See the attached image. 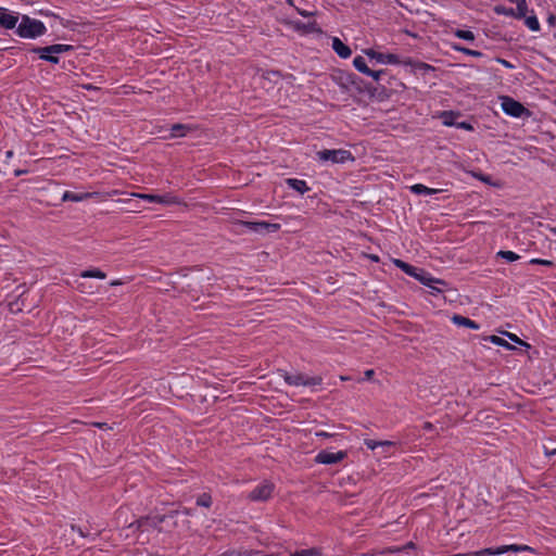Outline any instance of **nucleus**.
I'll return each instance as SVG.
<instances>
[{"label":"nucleus","mask_w":556,"mask_h":556,"mask_svg":"<svg viewBox=\"0 0 556 556\" xmlns=\"http://www.w3.org/2000/svg\"><path fill=\"white\" fill-rule=\"evenodd\" d=\"M46 30L47 28L41 21L30 18L28 15H23L16 33L22 38H36L42 36Z\"/></svg>","instance_id":"1"},{"label":"nucleus","mask_w":556,"mask_h":556,"mask_svg":"<svg viewBox=\"0 0 556 556\" xmlns=\"http://www.w3.org/2000/svg\"><path fill=\"white\" fill-rule=\"evenodd\" d=\"M507 552H530L534 553V548H532L529 545H518V544H510V545H503L496 548H483L477 552L466 553L462 556H495V555H502Z\"/></svg>","instance_id":"2"},{"label":"nucleus","mask_w":556,"mask_h":556,"mask_svg":"<svg viewBox=\"0 0 556 556\" xmlns=\"http://www.w3.org/2000/svg\"><path fill=\"white\" fill-rule=\"evenodd\" d=\"M280 372H281V377L283 378V380L290 386L312 387V386H319L323 382V378L320 376L308 377L304 374L291 375L285 370H280Z\"/></svg>","instance_id":"3"},{"label":"nucleus","mask_w":556,"mask_h":556,"mask_svg":"<svg viewBox=\"0 0 556 556\" xmlns=\"http://www.w3.org/2000/svg\"><path fill=\"white\" fill-rule=\"evenodd\" d=\"M501 99H502V103H501L502 110L507 115L513 116V117H522V116L530 117L531 116V112L520 102L514 100L513 98H510L508 96L502 97Z\"/></svg>","instance_id":"4"},{"label":"nucleus","mask_w":556,"mask_h":556,"mask_svg":"<svg viewBox=\"0 0 556 556\" xmlns=\"http://www.w3.org/2000/svg\"><path fill=\"white\" fill-rule=\"evenodd\" d=\"M72 49H73V47L70 45L56 43V45H52V46H48V47H43V48H35V49H33V52L39 54L40 59L46 60L50 63L56 64L59 62V58L53 54L63 53V52L72 50Z\"/></svg>","instance_id":"5"},{"label":"nucleus","mask_w":556,"mask_h":556,"mask_svg":"<svg viewBox=\"0 0 556 556\" xmlns=\"http://www.w3.org/2000/svg\"><path fill=\"white\" fill-rule=\"evenodd\" d=\"M317 156L320 161L332 162L334 164L345 163L346 161H354L352 153L349 150H321L317 152Z\"/></svg>","instance_id":"6"},{"label":"nucleus","mask_w":556,"mask_h":556,"mask_svg":"<svg viewBox=\"0 0 556 556\" xmlns=\"http://www.w3.org/2000/svg\"><path fill=\"white\" fill-rule=\"evenodd\" d=\"M236 225L245 227L250 231L255 232V233H261V235L276 232L280 229L279 224H273V223H268L265 220H261V222L239 220L236 223Z\"/></svg>","instance_id":"7"},{"label":"nucleus","mask_w":556,"mask_h":556,"mask_svg":"<svg viewBox=\"0 0 556 556\" xmlns=\"http://www.w3.org/2000/svg\"><path fill=\"white\" fill-rule=\"evenodd\" d=\"M275 485L269 481H264L256 485L248 495V498L252 502H264L270 498L274 492Z\"/></svg>","instance_id":"8"},{"label":"nucleus","mask_w":556,"mask_h":556,"mask_svg":"<svg viewBox=\"0 0 556 556\" xmlns=\"http://www.w3.org/2000/svg\"><path fill=\"white\" fill-rule=\"evenodd\" d=\"M134 197L142 199L148 202H155L161 204H179L180 200L177 197H174L169 193L160 195V194H151V193H132Z\"/></svg>","instance_id":"9"},{"label":"nucleus","mask_w":556,"mask_h":556,"mask_svg":"<svg viewBox=\"0 0 556 556\" xmlns=\"http://www.w3.org/2000/svg\"><path fill=\"white\" fill-rule=\"evenodd\" d=\"M346 457V452L339 451V452H328V451H321L317 454L315 457V462L318 464H325V465H331L337 464L341 460H343Z\"/></svg>","instance_id":"10"},{"label":"nucleus","mask_w":556,"mask_h":556,"mask_svg":"<svg viewBox=\"0 0 556 556\" xmlns=\"http://www.w3.org/2000/svg\"><path fill=\"white\" fill-rule=\"evenodd\" d=\"M418 275H419V277H417V280H419L422 285L431 288L432 290H434L437 292H442V288H439L435 285L446 287L445 281H443L441 279L433 278L429 273H427L424 269L421 270V273H418Z\"/></svg>","instance_id":"11"},{"label":"nucleus","mask_w":556,"mask_h":556,"mask_svg":"<svg viewBox=\"0 0 556 556\" xmlns=\"http://www.w3.org/2000/svg\"><path fill=\"white\" fill-rule=\"evenodd\" d=\"M365 53L370 59H374L379 63H388V64H399L400 63V59L396 54H392V53L384 54V53L376 52L372 49L366 50Z\"/></svg>","instance_id":"12"},{"label":"nucleus","mask_w":556,"mask_h":556,"mask_svg":"<svg viewBox=\"0 0 556 556\" xmlns=\"http://www.w3.org/2000/svg\"><path fill=\"white\" fill-rule=\"evenodd\" d=\"M17 15L8 13L4 9L0 10V26L5 29H13L17 24Z\"/></svg>","instance_id":"13"},{"label":"nucleus","mask_w":556,"mask_h":556,"mask_svg":"<svg viewBox=\"0 0 556 556\" xmlns=\"http://www.w3.org/2000/svg\"><path fill=\"white\" fill-rule=\"evenodd\" d=\"M97 194H98L97 192L74 193L72 191H65L63 193L62 200L63 201L80 202V201H84L87 199H91Z\"/></svg>","instance_id":"14"},{"label":"nucleus","mask_w":556,"mask_h":556,"mask_svg":"<svg viewBox=\"0 0 556 556\" xmlns=\"http://www.w3.org/2000/svg\"><path fill=\"white\" fill-rule=\"evenodd\" d=\"M332 49L343 59H346L352 54V50L337 37L332 39Z\"/></svg>","instance_id":"15"},{"label":"nucleus","mask_w":556,"mask_h":556,"mask_svg":"<svg viewBox=\"0 0 556 556\" xmlns=\"http://www.w3.org/2000/svg\"><path fill=\"white\" fill-rule=\"evenodd\" d=\"M286 184L293 190L300 192L301 194H303L309 190V187L307 186L306 181L301 180V179L288 178V179H286Z\"/></svg>","instance_id":"16"},{"label":"nucleus","mask_w":556,"mask_h":556,"mask_svg":"<svg viewBox=\"0 0 556 556\" xmlns=\"http://www.w3.org/2000/svg\"><path fill=\"white\" fill-rule=\"evenodd\" d=\"M452 321L455 325L462 326V327H468V328L476 329V330H478L480 328V326L476 321H473L467 317H464L462 315H454L452 317Z\"/></svg>","instance_id":"17"},{"label":"nucleus","mask_w":556,"mask_h":556,"mask_svg":"<svg viewBox=\"0 0 556 556\" xmlns=\"http://www.w3.org/2000/svg\"><path fill=\"white\" fill-rule=\"evenodd\" d=\"M410 190L415 194H428V195L435 194L441 191L440 189H432V188H429L421 184L413 185L410 187Z\"/></svg>","instance_id":"18"},{"label":"nucleus","mask_w":556,"mask_h":556,"mask_svg":"<svg viewBox=\"0 0 556 556\" xmlns=\"http://www.w3.org/2000/svg\"><path fill=\"white\" fill-rule=\"evenodd\" d=\"M165 520V516H155V517H146L138 520V527H143L146 525L152 527H159Z\"/></svg>","instance_id":"19"},{"label":"nucleus","mask_w":556,"mask_h":556,"mask_svg":"<svg viewBox=\"0 0 556 556\" xmlns=\"http://www.w3.org/2000/svg\"><path fill=\"white\" fill-rule=\"evenodd\" d=\"M365 445L369 448V450H376L377 447H390V446H394L395 445V442L393 441H376V440H372V439H366L364 441Z\"/></svg>","instance_id":"20"},{"label":"nucleus","mask_w":556,"mask_h":556,"mask_svg":"<svg viewBox=\"0 0 556 556\" xmlns=\"http://www.w3.org/2000/svg\"><path fill=\"white\" fill-rule=\"evenodd\" d=\"M191 128L184 124H174L170 128V138L184 137Z\"/></svg>","instance_id":"21"},{"label":"nucleus","mask_w":556,"mask_h":556,"mask_svg":"<svg viewBox=\"0 0 556 556\" xmlns=\"http://www.w3.org/2000/svg\"><path fill=\"white\" fill-rule=\"evenodd\" d=\"M516 10H515V17L516 18H523L526 17L527 11H528V4L526 0H516Z\"/></svg>","instance_id":"22"},{"label":"nucleus","mask_w":556,"mask_h":556,"mask_svg":"<svg viewBox=\"0 0 556 556\" xmlns=\"http://www.w3.org/2000/svg\"><path fill=\"white\" fill-rule=\"evenodd\" d=\"M353 65L358 72L365 75L370 74V68L367 66L366 61L363 56H356L353 60Z\"/></svg>","instance_id":"23"},{"label":"nucleus","mask_w":556,"mask_h":556,"mask_svg":"<svg viewBox=\"0 0 556 556\" xmlns=\"http://www.w3.org/2000/svg\"><path fill=\"white\" fill-rule=\"evenodd\" d=\"M80 277L83 278H98V279H104L106 277L105 273L98 269V268H93V269H88V270H84L81 274H80Z\"/></svg>","instance_id":"24"},{"label":"nucleus","mask_w":556,"mask_h":556,"mask_svg":"<svg viewBox=\"0 0 556 556\" xmlns=\"http://www.w3.org/2000/svg\"><path fill=\"white\" fill-rule=\"evenodd\" d=\"M414 548H415V544L413 542H408L407 544H405L402 547H390V548H387L382 553L383 554H386V553H403V554H408V551L409 549H414Z\"/></svg>","instance_id":"25"},{"label":"nucleus","mask_w":556,"mask_h":556,"mask_svg":"<svg viewBox=\"0 0 556 556\" xmlns=\"http://www.w3.org/2000/svg\"><path fill=\"white\" fill-rule=\"evenodd\" d=\"M197 505L210 508L212 505V496L208 493H202L197 498Z\"/></svg>","instance_id":"26"},{"label":"nucleus","mask_w":556,"mask_h":556,"mask_svg":"<svg viewBox=\"0 0 556 556\" xmlns=\"http://www.w3.org/2000/svg\"><path fill=\"white\" fill-rule=\"evenodd\" d=\"M290 556H323L317 548H307L291 553Z\"/></svg>","instance_id":"27"},{"label":"nucleus","mask_w":556,"mask_h":556,"mask_svg":"<svg viewBox=\"0 0 556 556\" xmlns=\"http://www.w3.org/2000/svg\"><path fill=\"white\" fill-rule=\"evenodd\" d=\"M525 23H526L527 27L529 29H531L532 31L540 30V23H539L536 16H534V15L527 16L525 18Z\"/></svg>","instance_id":"28"},{"label":"nucleus","mask_w":556,"mask_h":556,"mask_svg":"<svg viewBox=\"0 0 556 556\" xmlns=\"http://www.w3.org/2000/svg\"><path fill=\"white\" fill-rule=\"evenodd\" d=\"M454 35L460 39L466 40V41L475 40V34L471 30L456 29L454 31Z\"/></svg>","instance_id":"29"},{"label":"nucleus","mask_w":556,"mask_h":556,"mask_svg":"<svg viewBox=\"0 0 556 556\" xmlns=\"http://www.w3.org/2000/svg\"><path fill=\"white\" fill-rule=\"evenodd\" d=\"M404 64L413 65L416 70L428 72L432 71L433 67L424 62H413L412 60L405 61Z\"/></svg>","instance_id":"30"},{"label":"nucleus","mask_w":556,"mask_h":556,"mask_svg":"<svg viewBox=\"0 0 556 556\" xmlns=\"http://www.w3.org/2000/svg\"><path fill=\"white\" fill-rule=\"evenodd\" d=\"M488 340L496 345H500V346H505L507 348L508 350H513L514 346H511L506 340H504L503 338L501 337H497V336H490L488 338Z\"/></svg>","instance_id":"31"},{"label":"nucleus","mask_w":556,"mask_h":556,"mask_svg":"<svg viewBox=\"0 0 556 556\" xmlns=\"http://www.w3.org/2000/svg\"><path fill=\"white\" fill-rule=\"evenodd\" d=\"M497 256L505 258L508 262H515L520 257L518 254H516L513 251H500L497 253Z\"/></svg>","instance_id":"32"},{"label":"nucleus","mask_w":556,"mask_h":556,"mask_svg":"<svg viewBox=\"0 0 556 556\" xmlns=\"http://www.w3.org/2000/svg\"><path fill=\"white\" fill-rule=\"evenodd\" d=\"M453 48L456 51L463 52V53H465L467 55H471V56H476V58L482 56V53L480 51H477V50H471V49H468V48H465V47H459V46H453Z\"/></svg>","instance_id":"33"},{"label":"nucleus","mask_w":556,"mask_h":556,"mask_svg":"<svg viewBox=\"0 0 556 556\" xmlns=\"http://www.w3.org/2000/svg\"><path fill=\"white\" fill-rule=\"evenodd\" d=\"M393 263L396 267L401 268L404 273H408V270H413V266L401 261V260H394Z\"/></svg>","instance_id":"34"},{"label":"nucleus","mask_w":556,"mask_h":556,"mask_svg":"<svg viewBox=\"0 0 556 556\" xmlns=\"http://www.w3.org/2000/svg\"><path fill=\"white\" fill-rule=\"evenodd\" d=\"M506 336H507L511 341H514V342H516V343H518V344H520V345H523V346H526V348H530V345H529L527 342H525V341H522L521 339H519L516 334L510 333V332H506Z\"/></svg>","instance_id":"35"},{"label":"nucleus","mask_w":556,"mask_h":556,"mask_svg":"<svg viewBox=\"0 0 556 556\" xmlns=\"http://www.w3.org/2000/svg\"><path fill=\"white\" fill-rule=\"evenodd\" d=\"M495 11L497 13H502V14H505V15L515 16V10L514 9H507L505 7H496Z\"/></svg>","instance_id":"36"},{"label":"nucleus","mask_w":556,"mask_h":556,"mask_svg":"<svg viewBox=\"0 0 556 556\" xmlns=\"http://www.w3.org/2000/svg\"><path fill=\"white\" fill-rule=\"evenodd\" d=\"M530 264H538V265H544V266H553L554 263L548 260H542V258H532L530 260Z\"/></svg>","instance_id":"37"},{"label":"nucleus","mask_w":556,"mask_h":556,"mask_svg":"<svg viewBox=\"0 0 556 556\" xmlns=\"http://www.w3.org/2000/svg\"><path fill=\"white\" fill-rule=\"evenodd\" d=\"M453 116V113L452 112H444L442 114V117H443V123L447 126L450 125H453V122H452V117Z\"/></svg>","instance_id":"38"},{"label":"nucleus","mask_w":556,"mask_h":556,"mask_svg":"<svg viewBox=\"0 0 556 556\" xmlns=\"http://www.w3.org/2000/svg\"><path fill=\"white\" fill-rule=\"evenodd\" d=\"M383 73H384L383 71H372V70H370V74H367V76L372 77L375 80H379Z\"/></svg>","instance_id":"39"},{"label":"nucleus","mask_w":556,"mask_h":556,"mask_svg":"<svg viewBox=\"0 0 556 556\" xmlns=\"http://www.w3.org/2000/svg\"><path fill=\"white\" fill-rule=\"evenodd\" d=\"M421 270H422L421 268H417V267L413 266V270H408L407 275L417 279V277H419L418 273H421Z\"/></svg>","instance_id":"40"},{"label":"nucleus","mask_w":556,"mask_h":556,"mask_svg":"<svg viewBox=\"0 0 556 556\" xmlns=\"http://www.w3.org/2000/svg\"><path fill=\"white\" fill-rule=\"evenodd\" d=\"M421 270H422L421 268H417V267L413 266V270H408L407 275L417 279V277H419L418 273H421Z\"/></svg>","instance_id":"41"},{"label":"nucleus","mask_w":556,"mask_h":556,"mask_svg":"<svg viewBox=\"0 0 556 556\" xmlns=\"http://www.w3.org/2000/svg\"><path fill=\"white\" fill-rule=\"evenodd\" d=\"M544 452H545V455H547V456L556 455V447L549 448L547 446H544Z\"/></svg>","instance_id":"42"},{"label":"nucleus","mask_w":556,"mask_h":556,"mask_svg":"<svg viewBox=\"0 0 556 556\" xmlns=\"http://www.w3.org/2000/svg\"><path fill=\"white\" fill-rule=\"evenodd\" d=\"M497 62H500L502 65H504L507 68H514V65L504 59H497Z\"/></svg>","instance_id":"43"},{"label":"nucleus","mask_w":556,"mask_h":556,"mask_svg":"<svg viewBox=\"0 0 556 556\" xmlns=\"http://www.w3.org/2000/svg\"><path fill=\"white\" fill-rule=\"evenodd\" d=\"M364 375H365V379L370 380V379L374 377L375 371H374V369H367V370L364 372Z\"/></svg>","instance_id":"44"},{"label":"nucleus","mask_w":556,"mask_h":556,"mask_svg":"<svg viewBox=\"0 0 556 556\" xmlns=\"http://www.w3.org/2000/svg\"><path fill=\"white\" fill-rule=\"evenodd\" d=\"M72 529L74 531H76L80 536H83V538L87 536V534L81 530V528L76 527V526H72Z\"/></svg>","instance_id":"45"},{"label":"nucleus","mask_w":556,"mask_h":556,"mask_svg":"<svg viewBox=\"0 0 556 556\" xmlns=\"http://www.w3.org/2000/svg\"><path fill=\"white\" fill-rule=\"evenodd\" d=\"M433 425L429 421H426L424 425H422V429L426 430V431H431L433 429Z\"/></svg>","instance_id":"46"},{"label":"nucleus","mask_w":556,"mask_h":556,"mask_svg":"<svg viewBox=\"0 0 556 556\" xmlns=\"http://www.w3.org/2000/svg\"><path fill=\"white\" fill-rule=\"evenodd\" d=\"M547 22L549 25H555L556 23V16L555 15H549L548 18H547Z\"/></svg>","instance_id":"47"},{"label":"nucleus","mask_w":556,"mask_h":556,"mask_svg":"<svg viewBox=\"0 0 556 556\" xmlns=\"http://www.w3.org/2000/svg\"><path fill=\"white\" fill-rule=\"evenodd\" d=\"M299 13L304 16V17H307V16H312L314 13L313 12H308V11H301L299 10Z\"/></svg>","instance_id":"48"},{"label":"nucleus","mask_w":556,"mask_h":556,"mask_svg":"<svg viewBox=\"0 0 556 556\" xmlns=\"http://www.w3.org/2000/svg\"><path fill=\"white\" fill-rule=\"evenodd\" d=\"M316 435H317V437H323V438H329V437H330V434H329V433H327V432H325V431L316 432Z\"/></svg>","instance_id":"49"},{"label":"nucleus","mask_w":556,"mask_h":556,"mask_svg":"<svg viewBox=\"0 0 556 556\" xmlns=\"http://www.w3.org/2000/svg\"><path fill=\"white\" fill-rule=\"evenodd\" d=\"M459 127L465 128V129H472L471 125H469L468 123H465V122L459 124Z\"/></svg>","instance_id":"50"},{"label":"nucleus","mask_w":556,"mask_h":556,"mask_svg":"<svg viewBox=\"0 0 556 556\" xmlns=\"http://www.w3.org/2000/svg\"><path fill=\"white\" fill-rule=\"evenodd\" d=\"M83 88L87 89V90H91V89H97L96 87H93L92 85H83Z\"/></svg>","instance_id":"51"},{"label":"nucleus","mask_w":556,"mask_h":556,"mask_svg":"<svg viewBox=\"0 0 556 556\" xmlns=\"http://www.w3.org/2000/svg\"><path fill=\"white\" fill-rule=\"evenodd\" d=\"M122 282L119 280H113L110 285L111 286H118L121 285Z\"/></svg>","instance_id":"52"},{"label":"nucleus","mask_w":556,"mask_h":556,"mask_svg":"<svg viewBox=\"0 0 556 556\" xmlns=\"http://www.w3.org/2000/svg\"><path fill=\"white\" fill-rule=\"evenodd\" d=\"M479 179H480V180H482V181H485V182H488V181H489V178H488V177H484V176H482V175H481V176H479Z\"/></svg>","instance_id":"53"},{"label":"nucleus","mask_w":556,"mask_h":556,"mask_svg":"<svg viewBox=\"0 0 556 556\" xmlns=\"http://www.w3.org/2000/svg\"><path fill=\"white\" fill-rule=\"evenodd\" d=\"M372 261L375 262H378L379 261V257L377 255H370L369 256Z\"/></svg>","instance_id":"54"},{"label":"nucleus","mask_w":556,"mask_h":556,"mask_svg":"<svg viewBox=\"0 0 556 556\" xmlns=\"http://www.w3.org/2000/svg\"><path fill=\"white\" fill-rule=\"evenodd\" d=\"M349 379H350L349 377L340 376V380H342V381H346V380H349Z\"/></svg>","instance_id":"55"},{"label":"nucleus","mask_w":556,"mask_h":556,"mask_svg":"<svg viewBox=\"0 0 556 556\" xmlns=\"http://www.w3.org/2000/svg\"><path fill=\"white\" fill-rule=\"evenodd\" d=\"M97 427L99 428H103L104 426H106L105 424H94Z\"/></svg>","instance_id":"56"},{"label":"nucleus","mask_w":556,"mask_h":556,"mask_svg":"<svg viewBox=\"0 0 556 556\" xmlns=\"http://www.w3.org/2000/svg\"><path fill=\"white\" fill-rule=\"evenodd\" d=\"M8 156H11L12 155V151H8Z\"/></svg>","instance_id":"57"}]
</instances>
